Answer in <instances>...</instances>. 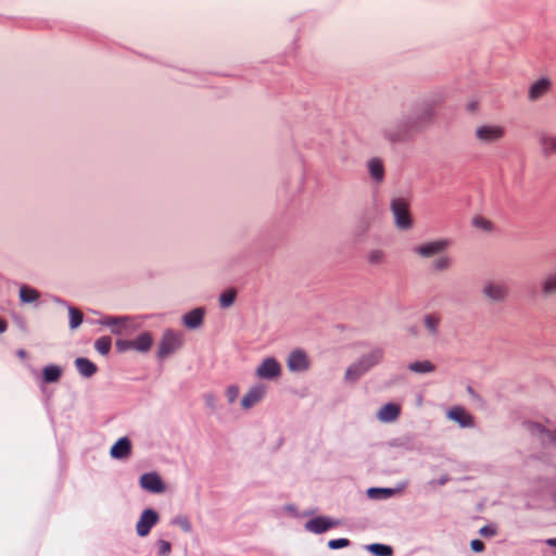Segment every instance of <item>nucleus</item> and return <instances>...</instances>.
I'll return each instance as SVG.
<instances>
[{
	"label": "nucleus",
	"mask_w": 556,
	"mask_h": 556,
	"mask_svg": "<svg viewBox=\"0 0 556 556\" xmlns=\"http://www.w3.org/2000/svg\"><path fill=\"white\" fill-rule=\"evenodd\" d=\"M240 393V389L237 384H231L226 389L225 395L229 404H232L237 401Z\"/></svg>",
	"instance_id": "obj_34"
},
{
	"label": "nucleus",
	"mask_w": 556,
	"mask_h": 556,
	"mask_svg": "<svg viewBox=\"0 0 556 556\" xmlns=\"http://www.w3.org/2000/svg\"><path fill=\"white\" fill-rule=\"evenodd\" d=\"M338 526V522L327 517H315L305 523V529L313 533H324Z\"/></svg>",
	"instance_id": "obj_14"
},
{
	"label": "nucleus",
	"mask_w": 556,
	"mask_h": 556,
	"mask_svg": "<svg viewBox=\"0 0 556 556\" xmlns=\"http://www.w3.org/2000/svg\"><path fill=\"white\" fill-rule=\"evenodd\" d=\"M172 551V544L168 541L160 540L157 542V555L168 556Z\"/></svg>",
	"instance_id": "obj_37"
},
{
	"label": "nucleus",
	"mask_w": 556,
	"mask_h": 556,
	"mask_svg": "<svg viewBox=\"0 0 556 556\" xmlns=\"http://www.w3.org/2000/svg\"><path fill=\"white\" fill-rule=\"evenodd\" d=\"M391 211L399 228L408 229L412 227L413 220L409 213V205L406 200L402 198L393 199L391 202Z\"/></svg>",
	"instance_id": "obj_4"
},
{
	"label": "nucleus",
	"mask_w": 556,
	"mask_h": 556,
	"mask_svg": "<svg viewBox=\"0 0 556 556\" xmlns=\"http://www.w3.org/2000/svg\"><path fill=\"white\" fill-rule=\"evenodd\" d=\"M434 106L422 103L409 114L383 129L384 137L392 143L412 140L433 117Z\"/></svg>",
	"instance_id": "obj_1"
},
{
	"label": "nucleus",
	"mask_w": 556,
	"mask_h": 556,
	"mask_svg": "<svg viewBox=\"0 0 556 556\" xmlns=\"http://www.w3.org/2000/svg\"><path fill=\"white\" fill-rule=\"evenodd\" d=\"M468 109H469V111H475L476 103H470Z\"/></svg>",
	"instance_id": "obj_48"
},
{
	"label": "nucleus",
	"mask_w": 556,
	"mask_h": 556,
	"mask_svg": "<svg viewBox=\"0 0 556 556\" xmlns=\"http://www.w3.org/2000/svg\"><path fill=\"white\" fill-rule=\"evenodd\" d=\"M237 296V292L235 289H228L224 291L219 296L220 306L226 308L233 304Z\"/></svg>",
	"instance_id": "obj_31"
},
{
	"label": "nucleus",
	"mask_w": 556,
	"mask_h": 556,
	"mask_svg": "<svg viewBox=\"0 0 556 556\" xmlns=\"http://www.w3.org/2000/svg\"><path fill=\"white\" fill-rule=\"evenodd\" d=\"M205 309L203 307H197L184 315L182 321L187 328L195 329L203 323Z\"/></svg>",
	"instance_id": "obj_17"
},
{
	"label": "nucleus",
	"mask_w": 556,
	"mask_h": 556,
	"mask_svg": "<svg viewBox=\"0 0 556 556\" xmlns=\"http://www.w3.org/2000/svg\"><path fill=\"white\" fill-rule=\"evenodd\" d=\"M116 348L119 352L132 350V340H117Z\"/></svg>",
	"instance_id": "obj_41"
},
{
	"label": "nucleus",
	"mask_w": 556,
	"mask_h": 556,
	"mask_svg": "<svg viewBox=\"0 0 556 556\" xmlns=\"http://www.w3.org/2000/svg\"><path fill=\"white\" fill-rule=\"evenodd\" d=\"M7 321L2 318H0V333L4 332L7 330Z\"/></svg>",
	"instance_id": "obj_45"
},
{
	"label": "nucleus",
	"mask_w": 556,
	"mask_h": 556,
	"mask_svg": "<svg viewBox=\"0 0 556 556\" xmlns=\"http://www.w3.org/2000/svg\"><path fill=\"white\" fill-rule=\"evenodd\" d=\"M505 128L500 125H482L476 129V138L481 143H494L505 136Z\"/></svg>",
	"instance_id": "obj_6"
},
{
	"label": "nucleus",
	"mask_w": 556,
	"mask_h": 556,
	"mask_svg": "<svg viewBox=\"0 0 556 556\" xmlns=\"http://www.w3.org/2000/svg\"><path fill=\"white\" fill-rule=\"evenodd\" d=\"M255 374L260 379L274 380L281 375V366L276 358L267 357L257 366Z\"/></svg>",
	"instance_id": "obj_7"
},
{
	"label": "nucleus",
	"mask_w": 556,
	"mask_h": 556,
	"mask_svg": "<svg viewBox=\"0 0 556 556\" xmlns=\"http://www.w3.org/2000/svg\"><path fill=\"white\" fill-rule=\"evenodd\" d=\"M451 261L447 256H441L434 261L433 267L437 270H444L450 267Z\"/></svg>",
	"instance_id": "obj_39"
},
{
	"label": "nucleus",
	"mask_w": 556,
	"mask_h": 556,
	"mask_svg": "<svg viewBox=\"0 0 556 556\" xmlns=\"http://www.w3.org/2000/svg\"><path fill=\"white\" fill-rule=\"evenodd\" d=\"M351 544L349 539H333L328 542V547L331 549H338L348 547Z\"/></svg>",
	"instance_id": "obj_36"
},
{
	"label": "nucleus",
	"mask_w": 556,
	"mask_h": 556,
	"mask_svg": "<svg viewBox=\"0 0 556 556\" xmlns=\"http://www.w3.org/2000/svg\"><path fill=\"white\" fill-rule=\"evenodd\" d=\"M399 491L391 488H370L367 495L371 500H386L395 495Z\"/></svg>",
	"instance_id": "obj_23"
},
{
	"label": "nucleus",
	"mask_w": 556,
	"mask_h": 556,
	"mask_svg": "<svg viewBox=\"0 0 556 556\" xmlns=\"http://www.w3.org/2000/svg\"><path fill=\"white\" fill-rule=\"evenodd\" d=\"M544 291L546 293H552L556 291V274L549 276L544 283Z\"/></svg>",
	"instance_id": "obj_40"
},
{
	"label": "nucleus",
	"mask_w": 556,
	"mask_h": 556,
	"mask_svg": "<svg viewBox=\"0 0 556 556\" xmlns=\"http://www.w3.org/2000/svg\"><path fill=\"white\" fill-rule=\"evenodd\" d=\"M267 392V387L264 383H256L250 388L241 400L243 409H250L260 403Z\"/></svg>",
	"instance_id": "obj_9"
},
{
	"label": "nucleus",
	"mask_w": 556,
	"mask_h": 556,
	"mask_svg": "<svg viewBox=\"0 0 556 556\" xmlns=\"http://www.w3.org/2000/svg\"><path fill=\"white\" fill-rule=\"evenodd\" d=\"M448 247L450 241L446 239H441L420 244L416 247L414 250L422 257H431L445 251Z\"/></svg>",
	"instance_id": "obj_10"
},
{
	"label": "nucleus",
	"mask_w": 556,
	"mask_h": 556,
	"mask_svg": "<svg viewBox=\"0 0 556 556\" xmlns=\"http://www.w3.org/2000/svg\"><path fill=\"white\" fill-rule=\"evenodd\" d=\"M473 224L477 227L483 228L485 230L490 229V223L488 220H485L484 218L476 217L473 220Z\"/></svg>",
	"instance_id": "obj_44"
},
{
	"label": "nucleus",
	"mask_w": 556,
	"mask_h": 556,
	"mask_svg": "<svg viewBox=\"0 0 556 556\" xmlns=\"http://www.w3.org/2000/svg\"><path fill=\"white\" fill-rule=\"evenodd\" d=\"M140 486L151 493H163L165 491L164 482L156 472H147L140 477Z\"/></svg>",
	"instance_id": "obj_11"
},
{
	"label": "nucleus",
	"mask_w": 556,
	"mask_h": 556,
	"mask_svg": "<svg viewBox=\"0 0 556 556\" xmlns=\"http://www.w3.org/2000/svg\"><path fill=\"white\" fill-rule=\"evenodd\" d=\"M40 293L28 286H22L20 289V299L23 303H33L39 299Z\"/></svg>",
	"instance_id": "obj_26"
},
{
	"label": "nucleus",
	"mask_w": 556,
	"mask_h": 556,
	"mask_svg": "<svg viewBox=\"0 0 556 556\" xmlns=\"http://www.w3.org/2000/svg\"><path fill=\"white\" fill-rule=\"evenodd\" d=\"M440 321L441 315L439 313H431L425 316V326L432 334L437 333Z\"/></svg>",
	"instance_id": "obj_28"
},
{
	"label": "nucleus",
	"mask_w": 556,
	"mask_h": 556,
	"mask_svg": "<svg viewBox=\"0 0 556 556\" xmlns=\"http://www.w3.org/2000/svg\"><path fill=\"white\" fill-rule=\"evenodd\" d=\"M62 376V369L56 365H49L42 369V380L45 383L56 382Z\"/></svg>",
	"instance_id": "obj_24"
},
{
	"label": "nucleus",
	"mask_w": 556,
	"mask_h": 556,
	"mask_svg": "<svg viewBox=\"0 0 556 556\" xmlns=\"http://www.w3.org/2000/svg\"><path fill=\"white\" fill-rule=\"evenodd\" d=\"M70 312V327L76 329L83 323V313L73 306H68Z\"/></svg>",
	"instance_id": "obj_33"
},
{
	"label": "nucleus",
	"mask_w": 556,
	"mask_h": 556,
	"mask_svg": "<svg viewBox=\"0 0 556 556\" xmlns=\"http://www.w3.org/2000/svg\"><path fill=\"white\" fill-rule=\"evenodd\" d=\"M551 87V81L546 78H542L534 83L530 90H529V97L531 100H536L541 98L544 93L547 92V90Z\"/></svg>",
	"instance_id": "obj_22"
},
{
	"label": "nucleus",
	"mask_w": 556,
	"mask_h": 556,
	"mask_svg": "<svg viewBox=\"0 0 556 556\" xmlns=\"http://www.w3.org/2000/svg\"><path fill=\"white\" fill-rule=\"evenodd\" d=\"M529 430L532 435L541 440L544 445H552L556 447V431L545 428L541 424H529Z\"/></svg>",
	"instance_id": "obj_13"
},
{
	"label": "nucleus",
	"mask_w": 556,
	"mask_h": 556,
	"mask_svg": "<svg viewBox=\"0 0 556 556\" xmlns=\"http://www.w3.org/2000/svg\"><path fill=\"white\" fill-rule=\"evenodd\" d=\"M182 333L173 329L164 331L159 344L157 357L164 359L182 346Z\"/></svg>",
	"instance_id": "obj_3"
},
{
	"label": "nucleus",
	"mask_w": 556,
	"mask_h": 556,
	"mask_svg": "<svg viewBox=\"0 0 556 556\" xmlns=\"http://www.w3.org/2000/svg\"><path fill=\"white\" fill-rule=\"evenodd\" d=\"M153 343V339L150 332H143L138 336L136 339H132V350L139 352H148Z\"/></svg>",
	"instance_id": "obj_21"
},
{
	"label": "nucleus",
	"mask_w": 556,
	"mask_h": 556,
	"mask_svg": "<svg viewBox=\"0 0 556 556\" xmlns=\"http://www.w3.org/2000/svg\"><path fill=\"white\" fill-rule=\"evenodd\" d=\"M447 417L456 422H458L462 427H471L473 426V419L470 414L466 412L463 407L455 406L452 407L447 412Z\"/></svg>",
	"instance_id": "obj_16"
},
{
	"label": "nucleus",
	"mask_w": 556,
	"mask_h": 556,
	"mask_svg": "<svg viewBox=\"0 0 556 556\" xmlns=\"http://www.w3.org/2000/svg\"><path fill=\"white\" fill-rule=\"evenodd\" d=\"M384 257V254L381 250H374L368 255V261L371 264H380Z\"/></svg>",
	"instance_id": "obj_38"
},
{
	"label": "nucleus",
	"mask_w": 556,
	"mask_h": 556,
	"mask_svg": "<svg viewBox=\"0 0 556 556\" xmlns=\"http://www.w3.org/2000/svg\"><path fill=\"white\" fill-rule=\"evenodd\" d=\"M206 400H207V403H208V404H211V403H212V401H213V396H212V395H207V396H206Z\"/></svg>",
	"instance_id": "obj_50"
},
{
	"label": "nucleus",
	"mask_w": 556,
	"mask_h": 556,
	"mask_svg": "<svg viewBox=\"0 0 556 556\" xmlns=\"http://www.w3.org/2000/svg\"><path fill=\"white\" fill-rule=\"evenodd\" d=\"M288 368L290 371H304L309 367V359L303 350H294L288 357Z\"/></svg>",
	"instance_id": "obj_12"
},
{
	"label": "nucleus",
	"mask_w": 556,
	"mask_h": 556,
	"mask_svg": "<svg viewBox=\"0 0 556 556\" xmlns=\"http://www.w3.org/2000/svg\"><path fill=\"white\" fill-rule=\"evenodd\" d=\"M54 301L58 302V303H62V304H65V301L59 299V298H54Z\"/></svg>",
	"instance_id": "obj_49"
},
{
	"label": "nucleus",
	"mask_w": 556,
	"mask_h": 556,
	"mask_svg": "<svg viewBox=\"0 0 556 556\" xmlns=\"http://www.w3.org/2000/svg\"><path fill=\"white\" fill-rule=\"evenodd\" d=\"M16 354H17V356L20 358H25L27 356V352L25 350H22V349L18 350Z\"/></svg>",
	"instance_id": "obj_47"
},
{
	"label": "nucleus",
	"mask_w": 556,
	"mask_h": 556,
	"mask_svg": "<svg viewBox=\"0 0 556 556\" xmlns=\"http://www.w3.org/2000/svg\"><path fill=\"white\" fill-rule=\"evenodd\" d=\"M131 452V443L128 438H121L111 448V456L116 459L127 457Z\"/></svg>",
	"instance_id": "obj_18"
},
{
	"label": "nucleus",
	"mask_w": 556,
	"mask_h": 556,
	"mask_svg": "<svg viewBox=\"0 0 556 556\" xmlns=\"http://www.w3.org/2000/svg\"><path fill=\"white\" fill-rule=\"evenodd\" d=\"M370 176L376 181H381L384 177V167L379 159H372L368 162Z\"/></svg>",
	"instance_id": "obj_25"
},
{
	"label": "nucleus",
	"mask_w": 556,
	"mask_h": 556,
	"mask_svg": "<svg viewBox=\"0 0 556 556\" xmlns=\"http://www.w3.org/2000/svg\"><path fill=\"white\" fill-rule=\"evenodd\" d=\"M112 346V340L110 337H101L94 343V349L102 355L109 354Z\"/></svg>",
	"instance_id": "obj_32"
},
{
	"label": "nucleus",
	"mask_w": 556,
	"mask_h": 556,
	"mask_svg": "<svg viewBox=\"0 0 556 556\" xmlns=\"http://www.w3.org/2000/svg\"><path fill=\"white\" fill-rule=\"evenodd\" d=\"M484 293L488 298L500 301L506 296L507 289L502 282H489L484 287Z\"/></svg>",
	"instance_id": "obj_19"
},
{
	"label": "nucleus",
	"mask_w": 556,
	"mask_h": 556,
	"mask_svg": "<svg viewBox=\"0 0 556 556\" xmlns=\"http://www.w3.org/2000/svg\"><path fill=\"white\" fill-rule=\"evenodd\" d=\"M545 543H546L548 546L556 547V538H555V539H547V540L545 541Z\"/></svg>",
	"instance_id": "obj_46"
},
{
	"label": "nucleus",
	"mask_w": 556,
	"mask_h": 556,
	"mask_svg": "<svg viewBox=\"0 0 556 556\" xmlns=\"http://www.w3.org/2000/svg\"><path fill=\"white\" fill-rule=\"evenodd\" d=\"M408 368L412 371L419 372V374H426L431 372L434 370V366L429 361H422V362H414L408 365Z\"/></svg>",
	"instance_id": "obj_29"
},
{
	"label": "nucleus",
	"mask_w": 556,
	"mask_h": 556,
	"mask_svg": "<svg viewBox=\"0 0 556 556\" xmlns=\"http://www.w3.org/2000/svg\"><path fill=\"white\" fill-rule=\"evenodd\" d=\"M400 414L401 406L399 404L388 403L379 409L377 417L382 422H393L399 418Z\"/></svg>",
	"instance_id": "obj_15"
},
{
	"label": "nucleus",
	"mask_w": 556,
	"mask_h": 556,
	"mask_svg": "<svg viewBox=\"0 0 556 556\" xmlns=\"http://www.w3.org/2000/svg\"><path fill=\"white\" fill-rule=\"evenodd\" d=\"M159 514L151 508L144 509L136 525V531L139 536H147L151 529L157 523Z\"/></svg>",
	"instance_id": "obj_8"
},
{
	"label": "nucleus",
	"mask_w": 556,
	"mask_h": 556,
	"mask_svg": "<svg viewBox=\"0 0 556 556\" xmlns=\"http://www.w3.org/2000/svg\"><path fill=\"white\" fill-rule=\"evenodd\" d=\"M173 523L180 527L185 532H191L192 526L186 516H178L173 520Z\"/></svg>",
	"instance_id": "obj_35"
},
{
	"label": "nucleus",
	"mask_w": 556,
	"mask_h": 556,
	"mask_svg": "<svg viewBox=\"0 0 556 556\" xmlns=\"http://www.w3.org/2000/svg\"><path fill=\"white\" fill-rule=\"evenodd\" d=\"M367 548L377 556H392L393 549L391 546L386 544H370L367 546Z\"/></svg>",
	"instance_id": "obj_30"
},
{
	"label": "nucleus",
	"mask_w": 556,
	"mask_h": 556,
	"mask_svg": "<svg viewBox=\"0 0 556 556\" xmlns=\"http://www.w3.org/2000/svg\"><path fill=\"white\" fill-rule=\"evenodd\" d=\"M75 366L78 372L86 378H89L97 372L96 364H93L91 361L85 357L76 358Z\"/></svg>",
	"instance_id": "obj_20"
},
{
	"label": "nucleus",
	"mask_w": 556,
	"mask_h": 556,
	"mask_svg": "<svg viewBox=\"0 0 556 556\" xmlns=\"http://www.w3.org/2000/svg\"><path fill=\"white\" fill-rule=\"evenodd\" d=\"M479 533L484 538H490L496 534V528L494 526L488 525L482 527L479 530Z\"/></svg>",
	"instance_id": "obj_42"
},
{
	"label": "nucleus",
	"mask_w": 556,
	"mask_h": 556,
	"mask_svg": "<svg viewBox=\"0 0 556 556\" xmlns=\"http://www.w3.org/2000/svg\"><path fill=\"white\" fill-rule=\"evenodd\" d=\"M99 324L110 327L114 334L127 333L128 329L134 328V320L129 316H102Z\"/></svg>",
	"instance_id": "obj_5"
},
{
	"label": "nucleus",
	"mask_w": 556,
	"mask_h": 556,
	"mask_svg": "<svg viewBox=\"0 0 556 556\" xmlns=\"http://www.w3.org/2000/svg\"><path fill=\"white\" fill-rule=\"evenodd\" d=\"M383 357V350L376 348L368 354L362 356L357 362L352 364L345 372L348 381H356L365 375L370 368L379 364Z\"/></svg>",
	"instance_id": "obj_2"
},
{
	"label": "nucleus",
	"mask_w": 556,
	"mask_h": 556,
	"mask_svg": "<svg viewBox=\"0 0 556 556\" xmlns=\"http://www.w3.org/2000/svg\"><path fill=\"white\" fill-rule=\"evenodd\" d=\"M540 143L545 154L556 153V137L542 135Z\"/></svg>",
	"instance_id": "obj_27"
},
{
	"label": "nucleus",
	"mask_w": 556,
	"mask_h": 556,
	"mask_svg": "<svg viewBox=\"0 0 556 556\" xmlns=\"http://www.w3.org/2000/svg\"><path fill=\"white\" fill-rule=\"evenodd\" d=\"M472 551L480 553L484 551V543L481 540H472L470 543Z\"/></svg>",
	"instance_id": "obj_43"
}]
</instances>
